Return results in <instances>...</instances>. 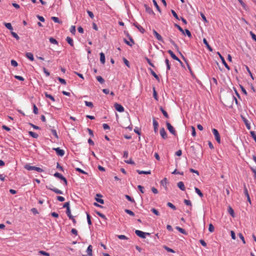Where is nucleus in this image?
Listing matches in <instances>:
<instances>
[{"mask_svg": "<svg viewBox=\"0 0 256 256\" xmlns=\"http://www.w3.org/2000/svg\"><path fill=\"white\" fill-rule=\"evenodd\" d=\"M169 41H170V44H172V45L174 46V48H176V49L178 51V50H179L178 47V45L175 43V42H174L172 40L171 38H170V39L169 40Z\"/></svg>", "mask_w": 256, "mask_h": 256, "instance_id": "72a5a7b5", "label": "nucleus"}, {"mask_svg": "<svg viewBox=\"0 0 256 256\" xmlns=\"http://www.w3.org/2000/svg\"><path fill=\"white\" fill-rule=\"evenodd\" d=\"M46 188L49 189V190L53 191L55 193H56L57 194H63V192H62V190H59L58 188H50V187H49L48 186H46Z\"/></svg>", "mask_w": 256, "mask_h": 256, "instance_id": "ddd939ff", "label": "nucleus"}, {"mask_svg": "<svg viewBox=\"0 0 256 256\" xmlns=\"http://www.w3.org/2000/svg\"><path fill=\"white\" fill-rule=\"evenodd\" d=\"M33 108H34V109H33L34 113L35 114H38V108L35 104H34Z\"/></svg>", "mask_w": 256, "mask_h": 256, "instance_id": "13d9d810", "label": "nucleus"}, {"mask_svg": "<svg viewBox=\"0 0 256 256\" xmlns=\"http://www.w3.org/2000/svg\"><path fill=\"white\" fill-rule=\"evenodd\" d=\"M96 214H97V215L100 216V218H102L104 219H106V216L104 214H102L101 212H96Z\"/></svg>", "mask_w": 256, "mask_h": 256, "instance_id": "bf43d9fd", "label": "nucleus"}, {"mask_svg": "<svg viewBox=\"0 0 256 256\" xmlns=\"http://www.w3.org/2000/svg\"><path fill=\"white\" fill-rule=\"evenodd\" d=\"M217 54L219 56L222 60V63L224 64V66L226 68H227L228 70H230V68L229 66L228 65V64H226V62L224 58L220 54L219 52H218Z\"/></svg>", "mask_w": 256, "mask_h": 256, "instance_id": "0eeeda50", "label": "nucleus"}, {"mask_svg": "<svg viewBox=\"0 0 256 256\" xmlns=\"http://www.w3.org/2000/svg\"><path fill=\"white\" fill-rule=\"evenodd\" d=\"M250 34L252 36V38L256 42V35L254 34L252 32H250Z\"/></svg>", "mask_w": 256, "mask_h": 256, "instance_id": "774afa93", "label": "nucleus"}, {"mask_svg": "<svg viewBox=\"0 0 256 256\" xmlns=\"http://www.w3.org/2000/svg\"><path fill=\"white\" fill-rule=\"evenodd\" d=\"M126 196V198L128 200H129V201H130V202H135V201H134V198H131L130 196H128V195H126V196Z\"/></svg>", "mask_w": 256, "mask_h": 256, "instance_id": "4d7b16f0", "label": "nucleus"}, {"mask_svg": "<svg viewBox=\"0 0 256 256\" xmlns=\"http://www.w3.org/2000/svg\"><path fill=\"white\" fill-rule=\"evenodd\" d=\"M66 214L68 215V216L69 218H72L73 216L71 214V212H70V209H68V210H66Z\"/></svg>", "mask_w": 256, "mask_h": 256, "instance_id": "8fccbe9b", "label": "nucleus"}, {"mask_svg": "<svg viewBox=\"0 0 256 256\" xmlns=\"http://www.w3.org/2000/svg\"><path fill=\"white\" fill-rule=\"evenodd\" d=\"M191 128H192V135L193 136H196V130H195V128L194 126H191Z\"/></svg>", "mask_w": 256, "mask_h": 256, "instance_id": "e2e57ef3", "label": "nucleus"}, {"mask_svg": "<svg viewBox=\"0 0 256 256\" xmlns=\"http://www.w3.org/2000/svg\"><path fill=\"white\" fill-rule=\"evenodd\" d=\"M44 95L46 96V98H48L52 100L53 102H54L55 101V99L54 98V96H52V95L48 94L47 92H44Z\"/></svg>", "mask_w": 256, "mask_h": 256, "instance_id": "cd10ccee", "label": "nucleus"}, {"mask_svg": "<svg viewBox=\"0 0 256 256\" xmlns=\"http://www.w3.org/2000/svg\"><path fill=\"white\" fill-rule=\"evenodd\" d=\"M175 26L176 27L178 28V29L180 32H182V34H184V30L178 24H174Z\"/></svg>", "mask_w": 256, "mask_h": 256, "instance_id": "052dcab7", "label": "nucleus"}, {"mask_svg": "<svg viewBox=\"0 0 256 256\" xmlns=\"http://www.w3.org/2000/svg\"><path fill=\"white\" fill-rule=\"evenodd\" d=\"M4 25L5 26L8 30H13V28L11 24L10 23H6V22H4Z\"/></svg>", "mask_w": 256, "mask_h": 256, "instance_id": "473e14b6", "label": "nucleus"}, {"mask_svg": "<svg viewBox=\"0 0 256 256\" xmlns=\"http://www.w3.org/2000/svg\"><path fill=\"white\" fill-rule=\"evenodd\" d=\"M24 168L28 170H36L38 172H43V170L40 168L36 167L34 166H31L29 164H27L24 166Z\"/></svg>", "mask_w": 256, "mask_h": 256, "instance_id": "f257e3e1", "label": "nucleus"}, {"mask_svg": "<svg viewBox=\"0 0 256 256\" xmlns=\"http://www.w3.org/2000/svg\"><path fill=\"white\" fill-rule=\"evenodd\" d=\"M171 12H172V14L173 15V16L176 18L177 20H179V18L178 16V14H176V13L175 12V11L174 10H171Z\"/></svg>", "mask_w": 256, "mask_h": 256, "instance_id": "0e129e2a", "label": "nucleus"}, {"mask_svg": "<svg viewBox=\"0 0 256 256\" xmlns=\"http://www.w3.org/2000/svg\"><path fill=\"white\" fill-rule=\"evenodd\" d=\"M184 202L187 206H192V202H191L190 200H184Z\"/></svg>", "mask_w": 256, "mask_h": 256, "instance_id": "338daca9", "label": "nucleus"}, {"mask_svg": "<svg viewBox=\"0 0 256 256\" xmlns=\"http://www.w3.org/2000/svg\"><path fill=\"white\" fill-rule=\"evenodd\" d=\"M167 205L168 206H169L172 210H176V207L172 203L168 202Z\"/></svg>", "mask_w": 256, "mask_h": 256, "instance_id": "09e8293b", "label": "nucleus"}, {"mask_svg": "<svg viewBox=\"0 0 256 256\" xmlns=\"http://www.w3.org/2000/svg\"><path fill=\"white\" fill-rule=\"evenodd\" d=\"M114 107L115 109L119 112H124V108L120 104L116 103L114 104Z\"/></svg>", "mask_w": 256, "mask_h": 256, "instance_id": "39448f33", "label": "nucleus"}, {"mask_svg": "<svg viewBox=\"0 0 256 256\" xmlns=\"http://www.w3.org/2000/svg\"><path fill=\"white\" fill-rule=\"evenodd\" d=\"M208 230L211 232H212L214 230V228L212 224H209Z\"/></svg>", "mask_w": 256, "mask_h": 256, "instance_id": "c03bdc74", "label": "nucleus"}, {"mask_svg": "<svg viewBox=\"0 0 256 256\" xmlns=\"http://www.w3.org/2000/svg\"><path fill=\"white\" fill-rule=\"evenodd\" d=\"M152 32L158 40L160 42H164L162 36L156 30H153Z\"/></svg>", "mask_w": 256, "mask_h": 256, "instance_id": "1a4fd4ad", "label": "nucleus"}, {"mask_svg": "<svg viewBox=\"0 0 256 256\" xmlns=\"http://www.w3.org/2000/svg\"><path fill=\"white\" fill-rule=\"evenodd\" d=\"M148 70L150 71V74L159 82L160 78L155 73V72L150 68Z\"/></svg>", "mask_w": 256, "mask_h": 256, "instance_id": "5701e85b", "label": "nucleus"}, {"mask_svg": "<svg viewBox=\"0 0 256 256\" xmlns=\"http://www.w3.org/2000/svg\"><path fill=\"white\" fill-rule=\"evenodd\" d=\"M153 90V96H154V99L156 100H158V94H157V92L156 90V89H155V88H152Z\"/></svg>", "mask_w": 256, "mask_h": 256, "instance_id": "e433bc0d", "label": "nucleus"}, {"mask_svg": "<svg viewBox=\"0 0 256 256\" xmlns=\"http://www.w3.org/2000/svg\"><path fill=\"white\" fill-rule=\"evenodd\" d=\"M212 132L218 144H220V135L218 133V132L216 128H213L212 130Z\"/></svg>", "mask_w": 256, "mask_h": 256, "instance_id": "f03ea898", "label": "nucleus"}, {"mask_svg": "<svg viewBox=\"0 0 256 256\" xmlns=\"http://www.w3.org/2000/svg\"><path fill=\"white\" fill-rule=\"evenodd\" d=\"M168 52L173 59L181 62L180 60L175 55V54L172 52V50H168Z\"/></svg>", "mask_w": 256, "mask_h": 256, "instance_id": "f8f14e48", "label": "nucleus"}, {"mask_svg": "<svg viewBox=\"0 0 256 256\" xmlns=\"http://www.w3.org/2000/svg\"><path fill=\"white\" fill-rule=\"evenodd\" d=\"M165 62L166 64V69L167 70H170V66L169 64V61H168V59H166L165 60Z\"/></svg>", "mask_w": 256, "mask_h": 256, "instance_id": "3c124183", "label": "nucleus"}, {"mask_svg": "<svg viewBox=\"0 0 256 256\" xmlns=\"http://www.w3.org/2000/svg\"><path fill=\"white\" fill-rule=\"evenodd\" d=\"M84 102H85L86 105L87 106L90 107L91 108H93L94 105H93L92 102H88V101H85Z\"/></svg>", "mask_w": 256, "mask_h": 256, "instance_id": "58836bf2", "label": "nucleus"}, {"mask_svg": "<svg viewBox=\"0 0 256 256\" xmlns=\"http://www.w3.org/2000/svg\"><path fill=\"white\" fill-rule=\"evenodd\" d=\"M50 42L52 44H58V42H57V40H56V39H54V38H50Z\"/></svg>", "mask_w": 256, "mask_h": 256, "instance_id": "864d4df0", "label": "nucleus"}, {"mask_svg": "<svg viewBox=\"0 0 256 256\" xmlns=\"http://www.w3.org/2000/svg\"><path fill=\"white\" fill-rule=\"evenodd\" d=\"M194 190H195V192H196L200 197V198H202L203 196V194L201 192V191L200 190V189H198V188H196L195 187L194 188Z\"/></svg>", "mask_w": 256, "mask_h": 256, "instance_id": "c85d7f7f", "label": "nucleus"}, {"mask_svg": "<svg viewBox=\"0 0 256 256\" xmlns=\"http://www.w3.org/2000/svg\"><path fill=\"white\" fill-rule=\"evenodd\" d=\"M135 233L140 238H146V233L142 232V231H140V230H136L135 231Z\"/></svg>", "mask_w": 256, "mask_h": 256, "instance_id": "9d476101", "label": "nucleus"}, {"mask_svg": "<svg viewBox=\"0 0 256 256\" xmlns=\"http://www.w3.org/2000/svg\"><path fill=\"white\" fill-rule=\"evenodd\" d=\"M160 134L163 139L168 138V134L164 128H162L160 131Z\"/></svg>", "mask_w": 256, "mask_h": 256, "instance_id": "423d86ee", "label": "nucleus"}, {"mask_svg": "<svg viewBox=\"0 0 256 256\" xmlns=\"http://www.w3.org/2000/svg\"><path fill=\"white\" fill-rule=\"evenodd\" d=\"M166 125L169 132L174 135L176 134V130L168 122H166Z\"/></svg>", "mask_w": 256, "mask_h": 256, "instance_id": "7ed1b4c3", "label": "nucleus"}, {"mask_svg": "<svg viewBox=\"0 0 256 256\" xmlns=\"http://www.w3.org/2000/svg\"><path fill=\"white\" fill-rule=\"evenodd\" d=\"M176 229L178 230L180 233H182L184 234H185V235L187 234V232L184 229H183L179 226H176Z\"/></svg>", "mask_w": 256, "mask_h": 256, "instance_id": "bb28decb", "label": "nucleus"}, {"mask_svg": "<svg viewBox=\"0 0 256 256\" xmlns=\"http://www.w3.org/2000/svg\"><path fill=\"white\" fill-rule=\"evenodd\" d=\"M124 211H125V212H126V214H128L130 215L131 216H134V212H132V210H130L126 209V210H124Z\"/></svg>", "mask_w": 256, "mask_h": 256, "instance_id": "ea45409f", "label": "nucleus"}, {"mask_svg": "<svg viewBox=\"0 0 256 256\" xmlns=\"http://www.w3.org/2000/svg\"><path fill=\"white\" fill-rule=\"evenodd\" d=\"M51 18L55 22H57V23H58V24H62V22L61 20H60L58 17L52 16Z\"/></svg>", "mask_w": 256, "mask_h": 256, "instance_id": "2f4dec72", "label": "nucleus"}, {"mask_svg": "<svg viewBox=\"0 0 256 256\" xmlns=\"http://www.w3.org/2000/svg\"><path fill=\"white\" fill-rule=\"evenodd\" d=\"M160 110L162 112L164 116L167 118H169L168 114L166 112L161 106L160 108Z\"/></svg>", "mask_w": 256, "mask_h": 256, "instance_id": "a878e982", "label": "nucleus"}, {"mask_svg": "<svg viewBox=\"0 0 256 256\" xmlns=\"http://www.w3.org/2000/svg\"><path fill=\"white\" fill-rule=\"evenodd\" d=\"M166 183H167V179H166V178H164L160 182L161 184L162 185L164 186H166Z\"/></svg>", "mask_w": 256, "mask_h": 256, "instance_id": "a19ab883", "label": "nucleus"}, {"mask_svg": "<svg viewBox=\"0 0 256 256\" xmlns=\"http://www.w3.org/2000/svg\"><path fill=\"white\" fill-rule=\"evenodd\" d=\"M54 176L63 180L65 185H67V180L62 174L58 172H56L54 174Z\"/></svg>", "mask_w": 256, "mask_h": 256, "instance_id": "20e7f679", "label": "nucleus"}, {"mask_svg": "<svg viewBox=\"0 0 256 256\" xmlns=\"http://www.w3.org/2000/svg\"><path fill=\"white\" fill-rule=\"evenodd\" d=\"M86 218H87L88 223V225H91L92 222L90 220V216L88 214H86Z\"/></svg>", "mask_w": 256, "mask_h": 256, "instance_id": "603ef678", "label": "nucleus"}, {"mask_svg": "<svg viewBox=\"0 0 256 256\" xmlns=\"http://www.w3.org/2000/svg\"><path fill=\"white\" fill-rule=\"evenodd\" d=\"M177 186L178 187V188L182 190H184L186 189L184 184L182 182H178L177 184Z\"/></svg>", "mask_w": 256, "mask_h": 256, "instance_id": "a211bd4d", "label": "nucleus"}, {"mask_svg": "<svg viewBox=\"0 0 256 256\" xmlns=\"http://www.w3.org/2000/svg\"><path fill=\"white\" fill-rule=\"evenodd\" d=\"M63 207L64 208H66V210L68 209H70V202H65L63 206Z\"/></svg>", "mask_w": 256, "mask_h": 256, "instance_id": "680f3d73", "label": "nucleus"}, {"mask_svg": "<svg viewBox=\"0 0 256 256\" xmlns=\"http://www.w3.org/2000/svg\"><path fill=\"white\" fill-rule=\"evenodd\" d=\"M58 81L62 84H63L64 85H66V82L65 80H64V78H60V77H58Z\"/></svg>", "mask_w": 256, "mask_h": 256, "instance_id": "49530a36", "label": "nucleus"}, {"mask_svg": "<svg viewBox=\"0 0 256 256\" xmlns=\"http://www.w3.org/2000/svg\"><path fill=\"white\" fill-rule=\"evenodd\" d=\"M11 34L12 35L14 38H16L17 40H20V37L15 32H11Z\"/></svg>", "mask_w": 256, "mask_h": 256, "instance_id": "5fc2aeb1", "label": "nucleus"}, {"mask_svg": "<svg viewBox=\"0 0 256 256\" xmlns=\"http://www.w3.org/2000/svg\"><path fill=\"white\" fill-rule=\"evenodd\" d=\"M163 248L168 252H172V253L175 252L174 250H173L172 248H168L166 246H163Z\"/></svg>", "mask_w": 256, "mask_h": 256, "instance_id": "c756f323", "label": "nucleus"}, {"mask_svg": "<svg viewBox=\"0 0 256 256\" xmlns=\"http://www.w3.org/2000/svg\"><path fill=\"white\" fill-rule=\"evenodd\" d=\"M129 40H127L126 39H124V42L125 43L128 44V46H132L134 44V41L132 38L130 36H129Z\"/></svg>", "mask_w": 256, "mask_h": 256, "instance_id": "4468645a", "label": "nucleus"}, {"mask_svg": "<svg viewBox=\"0 0 256 256\" xmlns=\"http://www.w3.org/2000/svg\"><path fill=\"white\" fill-rule=\"evenodd\" d=\"M152 124L154 126V131L155 132H158V122L156 120L155 118H153L152 120Z\"/></svg>", "mask_w": 256, "mask_h": 256, "instance_id": "9b49d317", "label": "nucleus"}, {"mask_svg": "<svg viewBox=\"0 0 256 256\" xmlns=\"http://www.w3.org/2000/svg\"><path fill=\"white\" fill-rule=\"evenodd\" d=\"M242 120L243 122H244V123L246 124V128L248 130H250V124L248 122V120L244 116H242Z\"/></svg>", "mask_w": 256, "mask_h": 256, "instance_id": "dca6fc26", "label": "nucleus"}, {"mask_svg": "<svg viewBox=\"0 0 256 256\" xmlns=\"http://www.w3.org/2000/svg\"><path fill=\"white\" fill-rule=\"evenodd\" d=\"M117 237L120 240H128V238L124 235H118Z\"/></svg>", "mask_w": 256, "mask_h": 256, "instance_id": "79ce46f5", "label": "nucleus"}, {"mask_svg": "<svg viewBox=\"0 0 256 256\" xmlns=\"http://www.w3.org/2000/svg\"><path fill=\"white\" fill-rule=\"evenodd\" d=\"M228 212L232 217H234V210L230 206H229L228 208Z\"/></svg>", "mask_w": 256, "mask_h": 256, "instance_id": "f704fd0d", "label": "nucleus"}, {"mask_svg": "<svg viewBox=\"0 0 256 256\" xmlns=\"http://www.w3.org/2000/svg\"><path fill=\"white\" fill-rule=\"evenodd\" d=\"M51 132L56 138H58L56 130L51 129Z\"/></svg>", "mask_w": 256, "mask_h": 256, "instance_id": "de8ad7c7", "label": "nucleus"}, {"mask_svg": "<svg viewBox=\"0 0 256 256\" xmlns=\"http://www.w3.org/2000/svg\"><path fill=\"white\" fill-rule=\"evenodd\" d=\"M134 25L139 30V31L142 32V34H144L145 32L144 29L140 26L138 23L135 22L134 24Z\"/></svg>", "mask_w": 256, "mask_h": 256, "instance_id": "2eb2a0df", "label": "nucleus"}, {"mask_svg": "<svg viewBox=\"0 0 256 256\" xmlns=\"http://www.w3.org/2000/svg\"><path fill=\"white\" fill-rule=\"evenodd\" d=\"M28 134H29V135L30 136L34 138H38V134H37L36 133V132H31V131H30L28 132Z\"/></svg>", "mask_w": 256, "mask_h": 256, "instance_id": "7c9ffc66", "label": "nucleus"}, {"mask_svg": "<svg viewBox=\"0 0 256 256\" xmlns=\"http://www.w3.org/2000/svg\"><path fill=\"white\" fill-rule=\"evenodd\" d=\"M66 40L68 42V43L70 44V46H74L73 40L71 38L68 36L66 38Z\"/></svg>", "mask_w": 256, "mask_h": 256, "instance_id": "393cba45", "label": "nucleus"}, {"mask_svg": "<svg viewBox=\"0 0 256 256\" xmlns=\"http://www.w3.org/2000/svg\"><path fill=\"white\" fill-rule=\"evenodd\" d=\"M96 80L100 84H104V79L101 76H97Z\"/></svg>", "mask_w": 256, "mask_h": 256, "instance_id": "c9c22d12", "label": "nucleus"}, {"mask_svg": "<svg viewBox=\"0 0 256 256\" xmlns=\"http://www.w3.org/2000/svg\"><path fill=\"white\" fill-rule=\"evenodd\" d=\"M250 135L252 137L254 138L255 142H256V132L254 131H251L250 132Z\"/></svg>", "mask_w": 256, "mask_h": 256, "instance_id": "37998d69", "label": "nucleus"}, {"mask_svg": "<svg viewBox=\"0 0 256 256\" xmlns=\"http://www.w3.org/2000/svg\"><path fill=\"white\" fill-rule=\"evenodd\" d=\"M54 150L56 151L58 156H62L64 154V151L59 148H54Z\"/></svg>", "mask_w": 256, "mask_h": 256, "instance_id": "6e6552de", "label": "nucleus"}, {"mask_svg": "<svg viewBox=\"0 0 256 256\" xmlns=\"http://www.w3.org/2000/svg\"><path fill=\"white\" fill-rule=\"evenodd\" d=\"M92 245H89L86 250V252L88 256H92Z\"/></svg>", "mask_w": 256, "mask_h": 256, "instance_id": "aec40b11", "label": "nucleus"}, {"mask_svg": "<svg viewBox=\"0 0 256 256\" xmlns=\"http://www.w3.org/2000/svg\"><path fill=\"white\" fill-rule=\"evenodd\" d=\"M144 6L146 9V12L148 13L149 14H154V12L152 8H150L147 4H145Z\"/></svg>", "mask_w": 256, "mask_h": 256, "instance_id": "f3484780", "label": "nucleus"}, {"mask_svg": "<svg viewBox=\"0 0 256 256\" xmlns=\"http://www.w3.org/2000/svg\"><path fill=\"white\" fill-rule=\"evenodd\" d=\"M100 61L102 64L105 63V56L103 52L100 53Z\"/></svg>", "mask_w": 256, "mask_h": 256, "instance_id": "4be33fe9", "label": "nucleus"}, {"mask_svg": "<svg viewBox=\"0 0 256 256\" xmlns=\"http://www.w3.org/2000/svg\"><path fill=\"white\" fill-rule=\"evenodd\" d=\"M151 211L156 215V216H160V212H158V211L156 210V208H152L151 209Z\"/></svg>", "mask_w": 256, "mask_h": 256, "instance_id": "a18cd8bd", "label": "nucleus"}, {"mask_svg": "<svg viewBox=\"0 0 256 256\" xmlns=\"http://www.w3.org/2000/svg\"><path fill=\"white\" fill-rule=\"evenodd\" d=\"M136 172L140 174H151L150 170L144 171V170H136Z\"/></svg>", "mask_w": 256, "mask_h": 256, "instance_id": "b1692460", "label": "nucleus"}, {"mask_svg": "<svg viewBox=\"0 0 256 256\" xmlns=\"http://www.w3.org/2000/svg\"><path fill=\"white\" fill-rule=\"evenodd\" d=\"M152 2H153V4H154V6H156V8L157 10L160 12V6H158V4L156 2V0H152Z\"/></svg>", "mask_w": 256, "mask_h": 256, "instance_id": "4c0bfd02", "label": "nucleus"}, {"mask_svg": "<svg viewBox=\"0 0 256 256\" xmlns=\"http://www.w3.org/2000/svg\"><path fill=\"white\" fill-rule=\"evenodd\" d=\"M11 65L14 67L18 66V62L14 60H12L10 62Z\"/></svg>", "mask_w": 256, "mask_h": 256, "instance_id": "6e6d98bb", "label": "nucleus"}, {"mask_svg": "<svg viewBox=\"0 0 256 256\" xmlns=\"http://www.w3.org/2000/svg\"><path fill=\"white\" fill-rule=\"evenodd\" d=\"M26 57L29 59L31 61H33L34 60V56L31 52H26Z\"/></svg>", "mask_w": 256, "mask_h": 256, "instance_id": "412c9836", "label": "nucleus"}, {"mask_svg": "<svg viewBox=\"0 0 256 256\" xmlns=\"http://www.w3.org/2000/svg\"><path fill=\"white\" fill-rule=\"evenodd\" d=\"M42 70H43V71L44 72V73L46 74V75L47 76H50V73L48 72V70L46 68L44 67L42 68Z\"/></svg>", "mask_w": 256, "mask_h": 256, "instance_id": "69168bd1", "label": "nucleus"}, {"mask_svg": "<svg viewBox=\"0 0 256 256\" xmlns=\"http://www.w3.org/2000/svg\"><path fill=\"white\" fill-rule=\"evenodd\" d=\"M203 42L204 44L206 45V48H208V50L210 51V52H212V47L209 45L208 41L206 40L204 38L203 39Z\"/></svg>", "mask_w": 256, "mask_h": 256, "instance_id": "6ab92c4d", "label": "nucleus"}]
</instances>
